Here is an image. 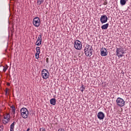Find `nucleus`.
I'll list each match as a JSON object with an SVG mask.
<instances>
[{
  "instance_id": "1a4fd4ad",
  "label": "nucleus",
  "mask_w": 131,
  "mask_h": 131,
  "mask_svg": "<svg viewBox=\"0 0 131 131\" xmlns=\"http://www.w3.org/2000/svg\"><path fill=\"white\" fill-rule=\"evenodd\" d=\"M100 55L102 57H106V56L108 55V51H107V49L104 48H102L100 50Z\"/></svg>"
},
{
  "instance_id": "9b49d317",
  "label": "nucleus",
  "mask_w": 131,
  "mask_h": 131,
  "mask_svg": "<svg viewBox=\"0 0 131 131\" xmlns=\"http://www.w3.org/2000/svg\"><path fill=\"white\" fill-rule=\"evenodd\" d=\"M97 117L98 119H100V120H102L104 119V117H105V114H104V113L100 112L97 114Z\"/></svg>"
},
{
  "instance_id": "6ab92c4d",
  "label": "nucleus",
  "mask_w": 131,
  "mask_h": 131,
  "mask_svg": "<svg viewBox=\"0 0 131 131\" xmlns=\"http://www.w3.org/2000/svg\"><path fill=\"white\" fill-rule=\"evenodd\" d=\"M5 95L6 96H8L9 95V94L10 93L9 91V89L7 88L5 90Z\"/></svg>"
},
{
  "instance_id": "bb28decb",
  "label": "nucleus",
  "mask_w": 131,
  "mask_h": 131,
  "mask_svg": "<svg viewBox=\"0 0 131 131\" xmlns=\"http://www.w3.org/2000/svg\"><path fill=\"white\" fill-rule=\"evenodd\" d=\"M107 3H104V5H106Z\"/></svg>"
},
{
  "instance_id": "a878e982",
  "label": "nucleus",
  "mask_w": 131,
  "mask_h": 131,
  "mask_svg": "<svg viewBox=\"0 0 131 131\" xmlns=\"http://www.w3.org/2000/svg\"><path fill=\"white\" fill-rule=\"evenodd\" d=\"M30 130V128H28L26 131H29Z\"/></svg>"
},
{
  "instance_id": "f3484780",
  "label": "nucleus",
  "mask_w": 131,
  "mask_h": 131,
  "mask_svg": "<svg viewBox=\"0 0 131 131\" xmlns=\"http://www.w3.org/2000/svg\"><path fill=\"white\" fill-rule=\"evenodd\" d=\"M11 108L12 109V114H15V110H16V108H15V106L12 105L11 107Z\"/></svg>"
},
{
  "instance_id": "423d86ee",
  "label": "nucleus",
  "mask_w": 131,
  "mask_h": 131,
  "mask_svg": "<svg viewBox=\"0 0 131 131\" xmlns=\"http://www.w3.org/2000/svg\"><path fill=\"white\" fill-rule=\"evenodd\" d=\"M116 103L119 107H123L125 104V101H124L123 99L118 97L116 100Z\"/></svg>"
},
{
  "instance_id": "aec40b11",
  "label": "nucleus",
  "mask_w": 131,
  "mask_h": 131,
  "mask_svg": "<svg viewBox=\"0 0 131 131\" xmlns=\"http://www.w3.org/2000/svg\"><path fill=\"white\" fill-rule=\"evenodd\" d=\"M14 123H12L11 125H10V130H14V126L15 124H14Z\"/></svg>"
},
{
  "instance_id": "9d476101",
  "label": "nucleus",
  "mask_w": 131,
  "mask_h": 131,
  "mask_svg": "<svg viewBox=\"0 0 131 131\" xmlns=\"http://www.w3.org/2000/svg\"><path fill=\"white\" fill-rule=\"evenodd\" d=\"M107 21H108V17L106 15H101L100 17V22L104 24V23H106Z\"/></svg>"
},
{
  "instance_id": "b1692460",
  "label": "nucleus",
  "mask_w": 131,
  "mask_h": 131,
  "mask_svg": "<svg viewBox=\"0 0 131 131\" xmlns=\"http://www.w3.org/2000/svg\"><path fill=\"white\" fill-rule=\"evenodd\" d=\"M7 69H8V68L4 67L3 71H4V72H6V71H7Z\"/></svg>"
},
{
  "instance_id": "5701e85b",
  "label": "nucleus",
  "mask_w": 131,
  "mask_h": 131,
  "mask_svg": "<svg viewBox=\"0 0 131 131\" xmlns=\"http://www.w3.org/2000/svg\"><path fill=\"white\" fill-rule=\"evenodd\" d=\"M58 131H65V130L63 128H60L58 129Z\"/></svg>"
},
{
  "instance_id": "0eeeda50",
  "label": "nucleus",
  "mask_w": 131,
  "mask_h": 131,
  "mask_svg": "<svg viewBox=\"0 0 131 131\" xmlns=\"http://www.w3.org/2000/svg\"><path fill=\"white\" fill-rule=\"evenodd\" d=\"M10 114H5L3 115V123L4 124H7V123H9L10 121Z\"/></svg>"
},
{
  "instance_id": "39448f33",
  "label": "nucleus",
  "mask_w": 131,
  "mask_h": 131,
  "mask_svg": "<svg viewBox=\"0 0 131 131\" xmlns=\"http://www.w3.org/2000/svg\"><path fill=\"white\" fill-rule=\"evenodd\" d=\"M41 76L43 79H48L50 76V73L49 71L46 69H43L41 71Z\"/></svg>"
},
{
  "instance_id": "6e6552de",
  "label": "nucleus",
  "mask_w": 131,
  "mask_h": 131,
  "mask_svg": "<svg viewBox=\"0 0 131 131\" xmlns=\"http://www.w3.org/2000/svg\"><path fill=\"white\" fill-rule=\"evenodd\" d=\"M33 24L35 27H39V25H40V19H39V17H35L33 20Z\"/></svg>"
},
{
  "instance_id": "7ed1b4c3",
  "label": "nucleus",
  "mask_w": 131,
  "mask_h": 131,
  "mask_svg": "<svg viewBox=\"0 0 131 131\" xmlns=\"http://www.w3.org/2000/svg\"><path fill=\"white\" fill-rule=\"evenodd\" d=\"M116 55L119 57V58H121V57H123V54H124V50H123V48L120 47L119 48H116Z\"/></svg>"
},
{
  "instance_id": "cd10ccee",
  "label": "nucleus",
  "mask_w": 131,
  "mask_h": 131,
  "mask_svg": "<svg viewBox=\"0 0 131 131\" xmlns=\"http://www.w3.org/2000/svg\"><path fill=\"white\" fill-rule=\"evenodd\" d=\"M10 131H14V130H10Z\"/></svg>"
},
{
  "instance_id": "f8f14e48",
  "label": "nucleus",
  "mask_w": 131,
  "mask_h": 131,
  "mask_svg": "<svg viewBox=\"0 0 131 131\" xmlns=\"http://www.w3.org/2000/svg\"><path fill=\"white\" fill-rule=\"evenodd\" d=\"M36 53H35L36 59H38L39 58V54H40V48L39 47H37L36 48Z\"/></svg>"
},
{
  "instance_id": "412c9836",
  "label": "nucleus",
  "mask_w": 131,
  "mask_h": 131,
  "mask_svg": "<svg viewBox=\"0 0 131 131\" xmlns=\"http://www.w3.org/2000/svg\"><path fill=\"white\" fill-rule=\"evenodd\" d=\"M84 90H85V88H84L83 87V85H82V86H81L80 88V91L81 92H82V93H83V91H84Z\"/></svg>"
},
{
  "instance_id": "4468645a",
  "label": "nucleus",
  "mask_w": 131,
  "mask_h": 131,
  "mask_svg": "<svg viewBox=\"0 0 131 131\" xmlns=\"http://www.w3.org/2000/svg\"><path fill=\"white\" fill-rule=\"evenodd\" d=\"M50 103L51 105H53V106H55V105H56V99L52 98L50 99Z\"/></svg>"
},
{
  "instance_id": "a211bd4d",
  "label": "nucleus",
  "mask_w": 131,
  "mask_h": 131,
  "mask_svg": "<svg viewBox=\"0 0 131 131\" xmlns=\"http://www.w3.org/2000/svg\"><path fill=\"white\" fill-rule=\"evenodd\" d=\"M37 3L39 6H40L43 3V0H38Z\"/></svg>"
},
{
  "instance_id": "4be33fe9",
  "label": "nucleus",
  "mask_w": 131,
  "mask_h": 131,
  "mask_svg": "<svg viewBox=\"0 0 131 131\" xmlns=\"http://www.w3.org/2000/svg\"><path fill=\"white\" fill-rule=\"evenodd\" d=\"M39 131H46V129L45 128H40Z\"/></svg>"
},
{
  "instance_id": "20e7f679",
  "label": "nucleus",
  "mask_w": 131,
  "mask_h": 131,
  "mask_svg": "<svg viewBox=\"0 0 131 131\" xmlns=\"http://www.w3.org/2000/svg\"><path fill=\"white\" fill-rule=\"evenodd\" d=\"M74 47L76 50L79 51L82 48V44L81 42L78 40H76L74 41Z\"/></svg>"
},
{
  "instance_id": "ddd939ff",
  "label": "nucleus",
  "mask_w": 131,
  "mask_h": 131,
  "mask_svg": "<svg viewBox=\"0 0 131 131\" xmlns=\"http://www.w3.org/2000/svg\"><path fill=\"white\" fill-rule=\"evenodd\" d=\"M41 37H42L41 34H40V35H39L38 37L37 38V40L35 43V45L36 46H40V45H41V41H42Z\"/></svg>"
},
{
  "instance_id": "2eb2a0df",
  "label": "nucleus",
  "mask_w": 131,
  "mask_h": 131,
  "mask_svg": "<svg viewBox=\"0 0 131 131\" xmlns=\"http://www.w3.org/2000/svg\"><path fill=\"white\" fill-rule=\"evenodd\" d=\"M108 26H109V24H106L101 26V29L102 30H106V29L108 28Z\"/></svg>"
},
{
  "instance_id": "f03ea898",
  "label": "nucleus",
  "mask_w": 131,
  "mask_h": 131,
  "mask_svg": "<svg viewBox=\"0 0 131 131\" xmlns=\"http://www.w3.org/2000/svg\"><path fill=\"white\" fill-rule=\"evenodd\" d=\"M20 116L23 117V118L26 119L28 117V115H29V112H28V110L25 107H23L20 109Z\"/></svg>"
},
{
  "instance_id": "dca6fc26",
  "label": "nucleus",
  "mask_w": 131,
  "mask_h": 131,
  "mask_svg": "<svg viewBox=\"0 0 131 131\" xmlns=\"http://www.w3.org/2000/svg\"><path fill=\"white\" fill-rule=\"evenodd\" d=\"M128 0H120V4L121 6H125V5L126 4V2H127Z\"/></svg>"
},
{
  "instance_id": "393cba45",
  "label": "nucleus",
  "mask_w": 131,
  "mask_h": 131,
  "mask_svg": "<svg viewBox=\"0 0 131 131\" xmlns=\"http://www.w3.org/2000/svg\"><path fill=\"white\" fill-rule=\"evenodd\" d=\"M48 61H49V58H46V61H47V63H49Z\"/></svg>"
},
{
  "instance_id": "f257e3e1",
  "label": "nucleus",
  "mask_w": 131,
  "mask_h": 131,
  "mask_svg": "<svg viewBox=\"0 0 131 131\" xmlns=\"http://www.w3.org/2000/svg\"><path fill=\"white\" fill-rule=\"evenodd\" d=\"M84 54L87 57H91L93 55V47L87 45L84 49Z\"/></svg>"
}]
</instances>
